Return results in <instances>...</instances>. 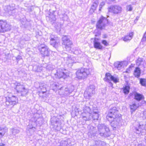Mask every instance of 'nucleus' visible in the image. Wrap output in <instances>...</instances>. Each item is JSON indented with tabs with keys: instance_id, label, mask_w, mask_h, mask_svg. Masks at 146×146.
Here are the masks:
<instances>
[{
	"instance_id": "nucleus-58",
	"label": "nucleus",
	"mask_w": 146,
	"mask_h": 146,
	"mask_svg": "<svg viewBox=\"0 0 146 146\" xmlns=\"http://www.w3.org/2000/svg\"><path fill=\"white\" fill-rule=\"evenodd\" d=\"M142 102H145V101H142Z\"/></svg>"
},
{
	"instance_id": "nucleus-8",
	"label": "nucleus",
	"mask_w": 146,
	"mask_h": 146,
	"mask_svg": "<svg viewBox=\"0 0 146 146\" xmlns=\"http://www.w3.org/2000/svg\"><path fill=\"white\" fill-rule=\"evenodd\" d=\"M11 29V25L5 21L0 20V32L4 33L10 31Z\"/></svg>"
},
{
	"instance_id": "nucleus-52",
	"label": "nucleus",
	"mask_w": 146,
	"mask_h": 146,
	"mask_svg": "<svg viewBox=\"0 0 146 146\" xmlns=\"http://www.w3.org/2000/svg\"><path fill=\"white\" fill-rule=\"evenodd\" d=\"M139 17H137L136 18V19L137 20V21L139 19Z\"/></svg>"
},
{
	"instance_id": "nucleus-29",
	"label": "nucleus",
	"mask_w": 146,
	"mask_h": 146,
	"mask_svg": "<svg viewBox=\"0 0 146 146\" xmlns=\"http://www.w3.org/2000/svg\"><path fill=\"white\" fill-rule=\"evenodd\" d=\"M99 115L98 111L94 112L93 113L92 115V118L93 120H97L98 119L99 117Z\"/></svg>"
},
{
	"instance_id": "nucleus-59",
	"label": "nucleus",
	"mask_w": 146,
	"mask_h": 146,
	"mask_svg": "<svg viewBox=\"0 0 146 146\" xmlns=\"http://www.w3.org/2000/svg\"><path fill=\"white\" fill-rule=\"evenodd\" d=\"M68 92H69V93H70V90L68 91Z\"/></svg>"
},
{
	"instance_id": "nucleus-37",
	"label": "nucleus",
	"mask_w": 146,
	"mask_h": 146,
	"mask_svg": "<svg viewBox=\"0 0 146 146\" xmlns=\"http://www.w3.org/2000/svg\"><path fill=\"white\" fill-rule=\"evenodd\" d=\"M130 107L131 110L133 111L135 110L137 108V105L135 104H134L131 105H130Z\"/></svg>"
},
{
	"instance_id": "nucleus-24",
	"label": "nucleus",
	"mask_w": 146,
	"mask_h": 146,
	"mask_svg": "<svg viewBox=\"0 0 146 146\" xmlns=\"http://www.w3.org/2000/svg\"><path fill=\"white\" fill-rule=\"evenodd\" d=\"M133 35V33L131 32L130 33L129 35H127L125 36L123 38V40L125 42H127L130 40L132 38Z\"/></svg>"
},
{
	"instance_id": "nucleus-16",
	"label": "nucleus",
	"mask_w": 146,
	"mask_h": 146,
	"mask_svg": "<svg viewBox=\"0 0 146 146\" xmlns=\"http://www.w3.org/2000/svg\"><path fill=\"white\" fill-rule=\"evenodd\" d=\"M127 62L126 61L121 62H117L114 63L115 67L118 70H120L122 68H124L126 65Z\"/></svg>"
},
{
	"instance_id": "nucleus-38",
	"label": "nucleus",
	"mask_w": 146,
	"mask_h": 146,
	"mask_svg": "<svg viewBox=\"0 0 146 146\" xmlns=\"http://www.w3.org/2000/svg\"><path fill=\"white\" fill-rule=\"evenodd\" d=\"M90 110L88 107L86 106L84 108V112H89L90 113Z\"/></svg>"
},
{
	"instance_id": "nucleus-9",
	"label": "nucleus",
	"mask_w": 146,
	"mask_h": 146,
	"mask_svg": "<svg viewBox=\"0 0 146 146\" xmlns=\"http://www.w3.org/2000/svg\"><path fill=\"white\" fill-rule=\"evenodd\" d=\"M121 118L119 115H117L116 116L113 117L110 122V124L111 127H113V129L115 130L118 125H120V123Z\"/></svg>"
},
{
	"instance_id": "nucleus-43",
	"label": "nucleus",
	"mask_w": 146,
	"mask_h": 146,
	"mask_svg": "<svg viewBox=\"0 0 146 146\" xmlns=\"http://www.w3.org/2000/svg\"><path fill=\"white\" fill-rule=\"evenodd\" d=\"M146 41V31L143 36V38L141 40L142 42H145Z\"/></svg>"
},
{
	"instance_id": "nucleus-40",
	"label": "nucleus",
	"mask_w": 146,
	"mask_h": 146,
	"mask_svg": "<svg viewBox=\"0 0 146 146\" xmlns=\"http://www.w3.org/2000/svg\"><path fill=\"white\" fill-rule=\"evenodd\" d=\"M133 9V7L131 5H128L127 6V10L128 11H131Z\"/></svg>"
},
{
	"instance_id": "nucleus-13",
	"label": "nucleus",
	"mask_w": 146,
	"mask_h": 146,
	"mask_svg": "<svg viewBox=\"0 0 146 146\" xmlns=\"http://www.w3.org/2000/svg\"><path fill=\"white\" fill-rule=\"evenodd\" d=\"M54 75L56 78L65 79L68 75V73H65L63 70L59 69L57 70L56 73L54 74Z\"/></svg>"
},
{
	"instance_id": "nucleus-51",
	"label": "nucleus",
	"mask_w": 146,
	"mask_h": 146,
	"mask_svg": "<svg viewBox=\"0 0 146 146\" xmlns=\"http://www.w3.org/2000/svg\"><path fill=\"white\" fill-rule=\"evenodd\" d=\"M65 90L66 91H68V88H65Z\"/></svg>"
},
{
	"instance_id": "nucleus-7",
	"label": "nucleus",
	"mask_w": 146,
	"mask_h": 146,
	"mask_svg": "<svg viewBox=\"0 0 146 146\" xmlns=\"http://www.w3.org/2000/svg\"><path fill=\"white\" fill-rule=\"evenodd\" d=\"M118 111V108L115 107H114L110 109L106 118L109 121H111L113 117H115L117 115H119L117 114Z\"/></svg>"
},
{
	"instance_id": "nucleus-27",
	"label": "nucleus",
	"mask_w": 146,
	"mask_h": 146,
	"mask_svg": "<svg viewBox=\"0 0 146 146\" xmlns=\"http://www.w3.org/2000/svg\"><path fill=\"white\" fill-rule=\"evenodd\" d=\"M46 19L48 21L54 23L55 21V18L54 15L52 14H51L49 15V16H47Z\"/></svg>"
},
{
	"instance_id": "nucleus-26",
	"label": "nucleus",
	"mask_w": 146,
	"mask_h": 146,
	"mask_svg": "<svg viewBox=\"0 0 146 146\" xmlns=\"http://www.w3.org/2000/svg\"><path fill=\"white\" fill-rule=\"evenodd\" d=\"M46 85L44 83H42L40 84L39 87L43 93H45L46 91Z\"/></svg>"
},
{
	"instance_id": "nucleus-31",
	"label": "nucleus",
	"mask_w": 146,
	"mask_h": 146,
	"mask_svg": "<svg viewBox=\"0 0 146 146\" xmlns=\"http://www.w3.org/2000/svg\"><path fill=\"white\" fill-rule=\"evenodd\" d=\"M28 92V90L24 88V89L20 91L19 93L21 94V95L22 96H26Z\"/></svg>"
},
{
	"instance_id": "nucleus-3",
	"label": "nucleus",
	"mask_w": 146,
	"mask_h": 146,
	"mask_svg": "<svg viewBox=\"0 0 146 146\" xmlns=\"http://www.w3.org/2000/svg\"><path fill=\"white\" fill-rule=\"evenodd\" d=\"M90 74V72L89 70L84 68H81L79 69L76 73L77 77L78 79L86 78Z\"/></svg>"
},
{
	"instance_id": "nucleus-44",
	"label": "nucleus",
	"mask_w": 146,
	"mask_h": 146,
	"mask_svg": "<svg viewBox=\"0 0 146 146\" xmlns=\"http://www.w3.org/2000/svg\"><path fill=\"white\" fill-rule=\"evenodd\" d=\"M105 4V3L104 2H102L100 3L99 5V11H101V9L102 8V7Z\"/></svg>"
},
{
	"instance_id": "nucleus-25",
	"label": "nucleus",
	"mask_w": 146,
	"mask_h": 146,
	"mask_svg": "<svg viewBox=\"0 0 146 146\" xmlns=\"http://www.w3.org/2000/svg\"><path fill=\"white\" fill-rule=\"evenodd\" d=\"M134 96L135 99L139 101L144 98V96L142 94L137 93L135 94Z\"/></svg>"
},
{
	"instance_id": "nucleus-20",
	"label": "nucleus",
	"mask_w": 146,
	"mask_h": 146,
	"mask_svg": "<svg viewBox=\"0 0 146 146\" xmlns=\"http://www.w3.org/2000/svg\"><path fill=\"white\" fill-rule=\"evenodd\" d=\"M8 128L6 126L0 127V138L3 136L8 131Z\"/></svg>"
},
{
	"instance_id": "nucleus-42",
	"label": "nucleus",
	"mask_w": 146,
	"mask_h": 146,
	"mask_svg": "<svg viewBox=\"0 0 146 146\" xmlns=\"http://www.w3.org/2000/svg\"><path fill=\"white\" fill-rule=\"evenodd\" d=\"M15 58L17 63H18V62L20 60H21L22 61V57L20 55L17 56Z\"/></svg>"
},
{
	"instance_id": "nucleus-21",
	"label": "nucleus",
	"mask_w": 146,
	"mask_h": 146,
	"mask_svg": "<svg viewBox=\"0 0 146 146\" xmlns=\"http://www.w3.org/2000/svg\"><path fill=\"white\" fill-rule=\"evenodd\" d=\"M96 38H95L94 41V47L95 48L99 49H102V46L101 45L100 43L96 41Z\"/></svg>"
},
{
	"instance_id": "nucleus-19",
	"label": "nucleus",
	"mask_w": 146,
	"mask_h": 146,
	"mask_svg": "<svg viewBox=\"0 0 146 146\" xmlns=\"http://www.w3.org/2000/svg\"><path fill=\"white\" fill-rule=\"evenodd\" d=\"M105 143L101 141L100 140L98 139L95 140L94 142V144L91 146H105Z\"/></svg>"
},
{
	"instance_id": "nucleus-34",
	"label": "nucleus",
	"mask_w": 146,
	"mask_h": 146,
	"mask_svg": "<svg viewBox=\"0 0 146 146\" xmlns=\"http://www.w3.org/2000/svg\"><path fill=\"white\" fill-rule=\"evenodd\" d=\"M123 93L125 94H127L129 92V87L128 86H125L123 88Z\"/></svg>"
},
{
	"instance_id": "nucleus-15",
	"label": "nucleus",
	"mask_w": 146,
	"mask_h": 146,
	"mask_svg": "<svg viewBox=\"0 0 146 146\" xmlns=\"http://www.w3.org/2000/svg\"><path fill=\"white\" fill-rule=\"evenodd\" d=\"M143 125L140 123L138 127L135 128L134 129V132L137 134L141 133V134L143 135L144 132L146 130L145 128H143Z\"/></svg>"
},
{
	"instance_id": "nucleus-6",
	"label": "nucleus",
	"mask_w": 146,
	"mask_h": 146,
	"mask_svg": "<svg viewBox=\"0 0 146 146\" xmlns=\"http://www.w3.org/2000/svg\"><path fill=\"white\" fill-rule=\"evenodd\" d=\"M95 86L93 85H90L84 93V96L86 99H89L92 95L95 93Z\"/></svg>"
},
{
	"instance_id": "nucleus-57",
	"label": "nucleus",
	"mask_w": 146,
	"mask_h": 146,
	"mask_svg": "<svg viewBox=\"0 0 146 146\" xmlns=\"http://www.w3.org/2000/svg\"><path fill=\"white\" fill-rule=\"evenodd\" d=\"M22 23V24H23H23H24V23L23 22V23Z\"/></svg>"
},
{
	"instance_id": "nucleus-45",
	"label": "nucleus",
	"mask_w": 146,
	"mask_h": 146,
	"mask_svg": "<svg viewBox=\"0 0 146 146\" xmlns=\"http://www.w3.org/2000/svg\"><path fill=\"white\" fill-rule=\"evenodd\" d=\"M102 43L106 46L108 45V43H107V41L105 40H103L102 41Z\"/></svg>"
},
{
	"instance_id": "nucleus-5",
	"label": "nucleus",
	"mask_w": 146,
	"mask_h": 146,
	"mask_svg": "<svg viewBox=\"0 0 146 146\" xmlns=\"http://www.w3.org/2000/svg\"><path fill=\"white\" fill-rule=\"evenodd\" d=\"M17 99L16 97L14 96H12L6 98L5 101V104L6 107L11 109L13 106L16 104Z\"/></svg>"
},
{
	"instance_id": "nucleus-18",
	"label": "nucleus",
	"mask_w": 146,
	"mask_h": 146,
	"mask_svg": "<svg viewBox=\"0 0 146 146\" xmlns=\"http://www.w3.org/2000/svg\"><path fill=\"white\" fill-rule=\"evenodd\" d=\"M136 64L138 66H141V67H145L146 64L143 59L141 58H139L136 61Z\"/></svg>"
},
{
	"instance_id": "nucleus-56",
	"label": "nucleus",
	"mask_w": 146,
	"mask_h": 146,
	"mask_svg": "<svg viewBox=\"0 0 146 146\" xmlns=\"http://www.w3.org/2000/svg\"><path fill=\"white\" fill-rule=\"evenodd\" d=\"M10 6H8L7 7V8L8 9H9V8H10Z\"/></svg>"
},
{
	"instance_id": "nucleus-30",
	"label": "nucleus",
	"mask_w": 146,
	"mask_h": 146,
	"mask_svg": "<svg viewBox=\"0 0 146 146\" xmlns=\"http://www.w3.org/2000/svg\"><path fill=\"white\" fill-rule=\"evenodd\" d=\"M99 4V2L98 1H95L93 3L91 6V8L93 10H95L96 7Z\"/></svg>"
},
{
	"instance_id": "nucleus-47",
	"label": "nucleus",
	"mask_w": 146,
	"mask_h": 146,
	"mask_svg": "<svg viewBox=\"0 0 146 146\" xmlns=\"http://www.w3.org/2000/svg\"><path fill=\"white\" fill-rule=\"evenodd\" d=\"M144 117L146 118V110L143 113Z\"/></svg>"
},
{
	"instance_id": "nucleus-36",
	"label": "nucleus",
	"mask_w": 146,
	"mask_h": 146,
	"mask_svg": "<svg viewBox=\"0 0 146 146\" xmlns=\"http://www.w3.org/2000/svg\"><path fill=\"white\" fill-rule=\"evenodd\" d=\"M27 128L29 129V131L31 133V134H32L34 133L35 129V127H30L29 126L27 127Z\"/></svg>"
},
{
	"instance_id": "nucleus-12",
	"label": "nucleus",
	"mask_w": 146,
	"mask_h": 146,
	"mask_svg": "<svg viewBox=\"0 0 146 146\" xmlns=\"http://www.w3.org/2000/svg\"><path fill=\"white\" fill-rule=\"evenodd\" d=\"M109 11L115 14L120 13L122 11V8L120 6L115 5L111 6L109 9Z\"/></svg>"
},
{
	"instance_id": "nucleus-50",
	"label": "nucleus",
	"mask_w": 146,
	"mask_h": 146,
	"mask_svg": "<svg viewBox=\"0 0 146 146\" xmlns=\"http://www.w3.org/2000/svg\"><path fill=\"white\" fill-rule=\"evenodd\" d=\"M137 146H144L143 145L141 144H140L137 145Z\"/></svg>"
},
{
	"instance_id": "nucleus-10",
	"label": "nucleus",
	"mask_w": 146,
	"mask_h": 146,
	"mask_svg": "<svg viewBox=\"0 0 146 146\" xmlns=\"http://www.w3.org/2000/svg\"><path fill=\"white\" fill-rule=\"evenodd\" d=\"M62 44L64 45L65 48L67 50H69L71 48V46L72 44V42L66 36H64L62 37Z\"/></svg>"
},
{
	"instance_id": "nucleus-32",
	"label": "nucleus",
	"mask_w": 146,
	"mask_h": 146,
	"mask_svg": "<svg viewBox=\"0 0 146 146\" xmlns=\"http://www.w3.org/2000/svg\"><path fill=\"white\" fill-rule=\"evenodd\" d=\"M66 55L67 56V57H64V60H66L69 63H73V61L72 60V58L70 56H68L67 54H66Z\"/></svg>"
},
{
	"instance_id": "nucleus-28",
	"label": "nucleus",
	"mask_w": 146,
	"mask_h": 146,
	"mask_svg": "<svg viewBox=\"0 0 146 146\" xmlns=\"http://www.w3.org/2000/svg\"><path fill=\"white\" fill-rule=\"evenodd\" d=\"M54 128L57 131H59L61 129V123L58 121H56V123L54 124Z\"/></svg>"
},
{
	"instance_id": "nucleus-41",
	"label": "nucleus",
	"mask_w": 146,
	"mask_h": 146,
	"mask_svg": "<svg viewBox=\"0 0 146 146\" xmlns=\"http://www.w3.org/2000/svg\"><path fill=\"white\" fill-rule=\"evenodd\" d=\"M94 33L95 34V36H98L101 34L100 31H98L97 29L94 31Z\"/></svg>"
},
{
	"instance_id": "nucleus-11",
	"label": "nucleus",
	"mask_w": 146,
	"mask_h": 146,
	"mask_svg": "<svg viewBox=\"0 0 146 146\" xmlns=\"http://www.w3.org/2000/svg\"><path fill=\"white\" fill-rule=\"evenodd\" d=\"M42 56H48L49 55V50L47 46L45 45H42L39 48Z\"/></svg>"
},
{
	"instance_id": "nucleus-33",
	"label": "nucleus",
	"mask_w": 146,
	"mask_h": 146,
	"mask_svg": "<svg viewBox=\"0 0 146 146\" xmlns=\"http://www.w3.org/2000/svg\"><path fill=\"white\" fill-rule=\"evenodd\" d=\"M10 131L12 133V134L15 135L16 134L19 133V131L17 129H15V128H13L10 129Z\"/></svg>"
},
{
	"instance_id": "nucleus-2",
	"label": "nucleus",
	"mask_w": 146,
	"mask_h": 146,
	"mask_svg": "<svg viewBox=\"0 0 146 146\" xmlns=\"http://www.w3.org/2000/svg\"><path fill=\"white\" fill-rule=\"evenodd\" d=\"M108 21L107 18L103 16H101L97 21L96 27V29L101 30L104 29L108 24Z\"/></svg>"
},
{
	"instance_id": "nucleus-49",
	"label": "nucleus",
	"mask_w": 146,
	"mask_h": 146,
	"mask_svg": "<svg viewBox=\"0 0 146 146\" xmlns=\"http://www.w3.org/2000/svg\"><path fill=\"white\" fill-rule=\"evenodd\" d=\"M0 146H5V144L3 143H0Z\"/></svg>"
},
{
	"instance_id": "nucleus-35",
	"label": "nucleus",
	"mask_w": 146,
	"mask_h": 146,
	"mask_svg": "<svg viewBox=\"0 0 146 146\" xmlns=\"http://www.w3.org/2000/svg\"><path fill=\"white\" fill-rule=\"evenodd\" d=\"M140 83L142 86H146V79L141 78L140 80Z\"/></svg>"
},
{
	"instance_id": "nucleus-53",
	"label": "nucleus",
	"mask_w": 146,
	"mask_h": 146,
	"mask_svg": "<svg viewBox=\"0 0 146 146\" xmlns=\"http://www.w3.org/2000/svg\"><path fill=\"white\" fill-rule=\"evenodd\" d=\"M62 87H61L60 88H57L58 89H60V90H62Z\"/></svg>"
},
{
	"instance_id": "nucleus-39",
	"label": "nucleus",
	"mask_w": 146,
	"mask_h": 146,
	"mask_svg": "<svg viewBox=\"0 0 146 146\" xmlns=\"http://www.w3.org/2000/svg\"><path fill=\"white\" fill-rule=\"evenodd\" d=\"M61 145L62 146H70V145L68 143L67 141H62Z\"/></svg>"
},
{
	"instance_id": "nucleus-46",
	"label": "nucleus",
	"mask_w": 146,
	"mask_h": 146,
	"mask_svg": "<svg viewBox=\"0 0 146 146\" xmlns=\"http://www.w3.org/2000/svg\"><path fill=\"white\" fill-rule=\"evenodd\" d=\"M14 10V9L13 8H12L11 9H10V11H8V12L9 14L10 15H11V11L12 10Z\"/></svg>"
},
{
	"instance_id": "nucleus-1",
	"label": "nucleus",
	"mask_w": 146,
	"mask_h": 146,
	"mask_svg": "<svg viewBox=\"0 0 146 146\" xmlns=\"http://www.w3.org/2000/svg\"><path fill=\"white\" fill-rule=\"evenodd\" d=\"M97 129L98 133L100 136L105 137L110 136V130L107 125L104 124H99Z\"/></svg>"
},
{
	"instance_id": "nucleus-54",
	"label": "nucleus",
	"mask_w": 146,
	"mask_h": 146,
	"mask_svg": "<svg viewBox=\"0 0 146 146\" xmlns=\"http://www.w3.org/2000/svg\"><path fill=\"white\" fill-rule=\"evenodd\" d=\"M110 1H115V0H109Z\"/></svg>"
},
{
	"instance_id": "nucleus-17",
	"label": "nucleus",
	"mask_w": 146,
	"mask_h": 146,
	"mask_svg": "<svg viewBox=\"0 0 146 146\" xmlns=\"http://www.w3.org/2000/svg\"><path fill=\"white\" fill-rule=\"evenodd\" d=\"M82 116L83 119L86 121H89L92 118V114L89 112H82Z\"/></svg>"
},
{
	"instance_id": "nucleus-14",
	"label": "nucleus",
	"mask_w": 146,
	"mask_h": 146,
	"mask_svg": "<svg viewBox=\"0 0 146 146\" xmlns=\"http://www.w3.org/2000/svg\"><path fill=\"white\" fill-rule=\"evenodd\" d=\"M50 39V44L53 47L56 48L59 43V40L58 38L55 37L53 35H51Z\"/></svg>"
},
{
	"instance_id": "nucleus-4",
	"label": "nucleus",
	"mask_w": 146,
	"mask_h": 146,
	"mask_svg": "<svg viewBox=\"0 0 146 146\" xmlns=\"http://www.w3.org/2000/svg\"><path fill=\"white\" fill-rule=\"evenodd\" d=\"M104 80L109 83L110 86L112 87L113 84L110 82L111 81H113L115 83H116L119 82V78L117 76L115 77L111 75L109 73H106L105 74V77L104 78Z\"/></svg>"
},
{
	"instance_id": "nucleus-55",
	"label": "nucleus",
	"mask_w": 146,
	"mask_h": 146,
	"mask_svg": "<svg viewBox=\"0 0 146 146\" xmlns=\"http://www.w3.org/2000/svg\"><path fill=\"white\" fill-rule=\"evenodd\" d=\"M145 140L146 141V136H145Z\"/></svg>"
},
{
	"instance_id": "nucleus-23",
	"label": "nucleus",
	"mask_w": 146,
	"mask_h": 146,
	"mask_svg": "<svg viewBox=\"0 0 146 146\" xmlns=\"http://www.w3.org/2000/svg\"><path fill=\"white\" fill-rule=\"evenodd\" d=\"M141 70L139 67H136L134 71V75L135 76L138 78L140 76Z\"/></svg>"
},
{
	"instance_id": "nucleus-22",
	"label": "nucleus",
	"mask_w": 146,
	"mask_h": 146,
	"mask_svg": "<svg viewBox=\"0 0 146 146\" xmlns=\"http://www.w3.org/2000/svg\"><path fill=\"white\" fill-rule=\"evenodd\" d=\"M16 85L15 89L18 93H19L20 91H21V90H23L25 88L24 86L23 85H21L20 83H16Z\"/></svg>"
},
{
	"instance_id": "nucleus-48",
	"label": "nucleus",
	"mask_w": 146,
	"mask_h": 146,
	"mask_svg": "<svg viewBox=\"0 0 146 146\" xmlns=\"http://www.w3.org/2000/svg\"><path fill=\"white\" fill-rule=\"evenodd\" d=\"M107 37V35H105L103 36V38H106Z\"/></svg>"
}]
</instances>
